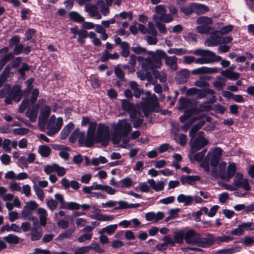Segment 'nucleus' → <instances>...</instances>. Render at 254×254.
Wrapping results in <instances>:
<instances>
[{
	"mask_svg": "<svg viewBox=\"0 0 254 254\" xmlns=\"http://www.w3.org/2000/svg\"><path fill=\"white\" fill-rule=\"evenodd\" d=\"M194 55L200 56V58L195 59L192 56H186L183 58L184 64H190L193 63L197 64H203L211 63L215 62H219L222 58L217 56L213 52L201 48H198L192 52Z\"/></svg>",
	"mask_w": 254,
	"mask_h": 254,
	"instance_id": "f257e3e1",
	"label": "nucleus"
},
{
	"mask_svg": "<svg viewBox=\"0 0 254 254\" xmlns=\"http://www.w3.org/2000/svg\"><path fill=\"white\" fill-rule=\"evenodd\" d=\"M161 50H157L155 52L148 51L147 54L150 57L145 59H142L141 66L142 68L145 70H151L153 71L156 68H160L162 66L161 59L162 57L160 56Z\"/></svg>",
	"mask_w": 254,
	"mask_h": 254,
	"instance_id": "f03ea898",
	"label": "nucleus"
},
{
	"mask_svg": "<svg viewBox=\"0 0 254 254\" xmlns=\"http://www.w3.org/2000/svg\"><path fill=\"white\" fill-rule=\"evenodd\" d=\"M123 109L129 114L131 121L134 127H138L143 122V116L140 111H137L134 104L127 100L122 101Z\"/></svg>",
	"mask_w": 254,
	"mask_h": 254,
	"instance_id": "7ed1b4c3",
	"label": "nucleus"
},
{
	"mask_svg": "<svg viewBox=\"0 0 254 254\" xmlns=\"http://www.w3.org/2000/svg\"><path fill=\"white\" fill-rule=\"evenodd\" d=\"M223 150L220 147H217L211 150L206 155L203 161L201 163L200 166L207 173H209L210 168L209 163L211 166L216 167L220 160Z\"/></svg>",
	"mask_w": 254,
	"mask_h": 254,
	"instance_id": "20e7f679",
	"label": "nucleus"
},
{
	"mask_svg": "<svg viewBox=\"0 0 254 254\" xmlns=\"http://www.w3.org/2000/svg\"><path fill=\"white\" fill-rule=\"evenodd\" d=\"M97 123L90 124L86 136L84 131L79 130L78 142L80 145L90 147L93 145L94 135L95 133Z\"/></svg>",
	"mask_w": 254,
	"mask_h": 254,
	"instance_id": "39448f33",
	"label": "nucleus"
},
{
	"mask_svg": "<svg viewBox=\"0 0 254 254\" xmlns=\"http://www.w3.org/2000/svg\"><path fill=\"white\" fill-rule=\"evenodd\" d=\"M155 14L152 16L154 21H162L164 23H169L173 21V16L171 13H167L165 5L160 4L154 8Z\"/></svg>",
	"mask_w": 254,
	"mask_h": 254,
	"instance_id": "423d86ee",
	"label": "nucleus"
},
{
	"mask_svg": "<svg viewBox=\"0 0 254 254\" xmlns=\"http://www.w3.org/2000/svg\"><path fill=\"white\" fill-rule=\"evenodd\" d=\"M63 124L62 118L56 119L55 115H52L46 123V127L48 131L46 134L49 136H52L57 133L61 129Z\"/></svg>",
	"mask_w": 254,
	"mask_h": 254,
	"instance_id": "0eeeda50",
	"label": "nucleus"
},
{
	"mask_svg": "<svg viewBox=\"0 0 254 254\" xmlns=\"http://www.w3.org/2000/svg\"><path fill=\"white\" fill-rule=\"evenodd\" d=\"M109 137V128L103 124H99L96 133L94 135V143L104 142Z\"/></svg>",
	"mask_w": 254,
	"mask_h": 254,
	"instance_id": "6e6552de",
	"label": "nucleus"
},
{
	"mask_svg": "<svg viewBox=\"0 0 254 254\" xmlns=\"http://www.w3.org/2000/svg\"><path fill=\"white\" fill-rule=\"evenodd\" d=\"M203 132L200 131L198 136L193 141L190 140V144L192 152H195L208 144L207 140L202 136Z\"/></svg>",
	"mask_w": 254,
	"mask_h": 254,
	"instance_id": "1a4fd4ad",
	"label": "nucleus"
},
{
	"mask_svg": "<svg viewBox=\"0 0 254 254\" xmlns=\"http://www.w3.org/2000/svg\"><path fill=\"white\" fill-rule=\"evenodd\" d=\"M226 162L222 161L220 163L218 167L212 168L210 172L211 175L215 179L220 178L226 180Z\"/></svg>",
	"mask_w": 254,
	"mask_h": 254,
	"instance_id": "9d476101",
	"label": "nucleus"
},
{
	"mask_svg": "<svg viewBox=\"0 0 254 254\" xmlns=\"http://www.w3.org/2000/svg\"><path fill=\"white\" fill-rule=\"evenodd\" d=\"M160 56L162 57V59H165V64L168 68L171 70L175 71H176L178 68L177 64L178 58L175 56H169L166 52L162 50V52H161Z\"/></svg>",
	"mask_w": 254,
	"mask_h": 254,
	"instance_id": "9b49d317",
	"label": "nucleus"
},
{
	"mask_svg": "<svg viewBox=\"0 0 254 254\" xmlns=\"http://www.w3.org/2000/svg\"><path fill=\"white\" fill-rule=\"evenodd\" d=\"M131 129V125L126 119L120 120L117 125L114 134H128Z\"/></svg>",
	"mask_w": 254,
	"mask_h": 254,
	"instance_id": "f8f14e48",
	"label": "nucleus"
},
{
	"mask_svg": "<svg viewBox=\"0 0 254 254\" xmlns=\"http://www.w3.org/2000/svg\"><path fill=\"white\" fill-rule=\"evenodd\" d=\"M234 186L238 188H243L246 190H250L251 187L247 179L244 178L243 175L237 173L234 179Z\"/></svg>",
	"mask_w": 254,
	"mask_h": 254,
	"instance_id": "ddd939ff",
	"label": "nucleus"
},
{
	"mask_svg": "<svg viewBox=\"0 0 254 254\" xmlns=\"http://www.w3.org/2000/svg\"><path fill=\"white\" fill-rule=\"evenodd\" d=\"M221 36L222 34L219 31H215L211 33L210 37L205 40L204 45L207 47H212L221 44Z\"/></svg>",
	"mask_w": 254,
	"mask_h": 254,
	"instance_id": "4468645a",
	"label": "nucleus"
},
{
	"mask_svg": "<svg viewBox=\"0 0 254 254\" xmlns=\"http://www.w3.org/2000/svg\"><path fill=\"white\" fill-rule=\"evenodd\" d=\"M51 112V108L48 105H45L41 110L38 118V125L41 129H44L46 126L47 118Z\"/></svg>",
	"mask_w": 254,
	"mask_h": 254,
	"instance_id": "2eb2a0df",
	"label": "nucleus"
},
{
	"mask_svg": "<svg viewBox=\"0 0 254 254\" xmlns=\"http://www.w3.org/2000/svg\"><path fill=\"white\" fill-rule=\"evenodd\" d=\"M214 243V235L211 234H207L206 237H201L199 234L196 244L200 247H209Z\"/></svg>",
	"mask_w": 254,
	"mask_h": 254,
	"instance_id": "dca6fc26",
	"label": "nucleus"
},
{
	"mask_svg": "<svg viewBox=\"0 0 254 254\" xmlns=\"http://www.w3.org/2000/svg\"><path fill=\"white\" fill-rule=\"evenodd\" d=\"M11 87L9 84H6L0 90V98L5 97L4 102L6 104H12V98L11 97Z\"/></svg>",
	"mask_w": 254,
	"mask_h": 254,
	"instance_id": "f3484780",
	"label": "nucleus"
},
{
	"mask_svg": "<svg viewBox=\"0 0 254 254\" xmlns=\"http://www.w3.org/2000/svg\"><path fill=\"white\" fill-rule=\"evenodd\" d=\"M190 76V71L184 68L178 71L175 76L176 81L179 84L186 83Z\"/></svg>",
	"mask_w": 254,
	"mask_h": 254,
	"instance_id": "a211bd4d",
	"label": "nucleus"
},
{
	"mask_svg": "<svg viewBox=\"0 0 254 254\" xmlns=\"http://www.w3.org/2000/svg\"><path fill=\"white\" fill-rule=\"evenodd\" d=\"M85 11L89 13L91 17L97 19L101 18V15L98 11V7L95 4L87 3L85 6Z\"/></svg>",
	"mask_w": 254,
	"mask_h": 254,
	"instance_id": "6ab92c4d",
	"label": "nucleus"
},
{
	"mask_svg": "<svg viewBox=\"0 0 254 254\" xmlns=\"http://www.w3.org/2000/svg\"><path fill=\"white\" fill-rule=\"evenodd\" d=\"M198 235L199 234L196 233L193 230L187 231L185 233V240L188 244H196Z\"/></svg>",
	"mask_w": 254,
	"mask_h": 254,
	"instance_id": "aec40b11",
	"label": "nucleus"
},
{
	"mask_svg": "<svg viewBox=\"0 0 254 254\" xmlns=\"http://www.w3.org/2000/svg\"><path fill=\"white\" fill-rule=\"evenodd\" d=\"M10 94L12 101L13 100L16 102H19L23 94V91L21 90V86L18 84L14 86L11 89Z\"/></svg>",
	"mask_w": 254,
	"mask_h": 254,
	"instance_id": "412c9836",
	"label": "nucleus"
},
{
	"mask_svg": "<svg viewBox=\"0 0 254 254\" xmlns=\"http://www.w3.org/2000/svg\"><path fill=\"white\" fill-rule=\"evenodd\" d=\"M164 216V213L163 212H158L157 213L150 212L146 213L145 219L147 221H151L153 223H156L162 219Z\"/></svg>",
	"mask_w": 254,
	"mask_h": 254,
	"instance_id": "4be33fe9",
	"label": "nucleus"
},
{
	"mask_svg": "<svg viewBox=\"0 0 254 254\" xmlns=\"http://www.w3.org/2000/svg\"><path fill=\"white\" fill-rule=\"evenodd\" d=\"M251 226V223H243L239 225L236 229L232 230L230 234L232 235L241 236L244 234L245 230L250 229Z\"/></svg>",
	"mask_w": 254,
	"mask_h": 254,
	"instance_id": "5701e85b",
	"label": "nucleus"
},
{
	"mask_svg": "<svg viewBox=\"0 0 254 254\" xmlns=\"http://www.w3.org/2000/svg\"><path fill=\"white\" fill-rule=\"evenodd\" d=\"M37 213L39 216L40 225L45 226L47 221V211L44 208L39 207L37 209Z\"/></svg>",
	"mask_w": 254,
	"mask_h": 254,
	"instance_id": "b1692460",
	"label": "nucleus"
},
{
	"mask_svg": "<svg viewBox=\"0 0 254 254\" xmlns=\"http://www.w3.org/2000/svg\"><path fill=\"white\" fill-rule=\"evenodd\" d=\"M127 135L124 134H113L112 140L114 144H118L122 142L124 144H126L130 140V138Z\"/></svg>",
	"mask_w": 254,
	"mask_h": 254,
	"instance_id": "393cba45",
	"label": "nucleus"
},
{
	"mask_svg": "<svg viewBox=\"0 0 254 254\" xmlns=\"http://www.w3.org/2000/svg\"><path fill=\"white\" fill-rule=\"evenodd\" d=\"M200 180V178L198 176H183L180 179L181 182L183 185L189 184L190 185H194Z\"/></svg>",
	"mask_w": 254,
	"mask_h": 254,
	"instance_id": "a878e982",
	"label": "nucleus"
},
{
	"mask_svg": "<svg viewBox=\"0 0 254 254\" xmlns=\"http://www.w3.org/2000/svg\"><path fill=\"white\" fill-rule=\"evenodd\" d=\"M38 110L39 105L36 104L32 108L28 109L26 111V115L32 122H34L36 121Z\"/></svg>",
	"mask_w": 254,
	"mask_h": 254,
	"instance_id": "bb28decb",
	"label": "nucleus"
},
{
	"mask_svg": "<svg viewBox=\"0 0 254 254\" xmlns=\"http://www.w3.org/2000/svg\"><path fill=\"white\" fill-rule=\"evenodd\" d=\"M147 183L150 188L156 191H161L164 189L165 185L164 181H161L156 183L153 179H149Z\"/></svg>",
	"mask_w": 254,
	"mask_h": 254,
	"instance_id": "cd10ccee",
	"label": "nucleus"
},
{
	"mask_svg": "<svg viewBox=\"0 0 254 254\" xmlns=\"http://www.w3.org/2000/svg\"><path fill=\"white\" fill-rule=\"evenodd\" d=\"M194 200V197L191 195H186L184 194H179L177 197V200L179 203H183L184 205H190Z\"/></svg>",
	"mask_w": 254,
	"mask_h": 254,
	"instance_id": "c85d7f7f",
	"label": "nucleus"
},
{
	"mask_svg": "<svg viewBox=\"0 0 254 254\" xmlns=\"http://www.w3.org/2000/svg\"><path fill=\"white\" fill-rule=\"evenodd\" d=\"M140 205L139 203L128 204L127 201L120 200L118 201V207L115 208V210H119L122 209H127L131 208H137Z\"/></svg>",
	"mask_w": 254,
	"mask_h": 254,
	"instance_id": "c756f323",
	"label": "nucleus"
},
{
	"mask_svg": "<svg viewBox=\"0 0 254 254\" xmlns=\"http://www.w3.org/2000/svg\"><path fill=\"white\" fill-rule=\"evenodd\" d=\"M214 242L218 245H221L224 243H228L234 240V237L230 236H225L222 235L218 237L214 236Z\"/></svg>",
	"mask_w": 254,
	"mask_h": 254,
	"instance_id": "7c9ffc66",
	"label": "nucleus"
},
{
	"mask_svg": "<svg viewBox=\"0 0 254 254\" xmlns=\"http://www.w3.org/2000/svg\"><path fill=\"white\" fill-rule=\"evenodd\" d=\"M208 10V7L204 4L193 3V11L195 13L203 14Z\"/></svg>",
	"mask_w": 254,
	"mask_h": 254,
	"instance_id": "2f4dec72",
	"label": "nucleus"
},
{
	"mask_svg": "<svg viewBox=\"0 0 254 254\" xmlns=\"http://www.w3.org/2000/svg\"><path fill=\"white\" fill-rule=\"evenodd\" d=\"M236 171V166L234 163H230L227 167L226 181H229Z\"/></svg>",
	"mask_w": 254,
	"mask_h": 254,
	"instance_id": "473e14b6",
	"label": "nucleus"
},
{
	"mask_svg": "<svg viewBox=\"0 0 254 254\" xmlns=\"http://www.w3.org/2000/svg\"><path fill=\"white\" fill-rule=\"evenodd\" d=\"M129 86L133 91L134 96L136 98H139L142 92V90L140 88L139 85L135 81H130Z\"/></svg>",
	"mask_w": 254,
	"mask_h": 254,
	"instance_id": "72a5a7b5",
	"label": "nucleus"
},
{
	"mask_svg": "<svg viewBox=\"0 0 254 254\" xmlns=\"http://www.w3.org/2000/svg\"><path fill=\"white\" fill-rule=\"evenodd\" d=\"M74 232V228L67 229L59 235L58 236V239L59 240H63L65 239H70L73 236Z\"/></svg>",
	"mask_w": 254,
	"mask_h": 254,
	"instance_id": "f704fd0d",
	"label": "nucleus"
},
{
	"mask_svg": "<svg viewBox=\"0 0 254 254\" xmlns=\"http://www.w3.org/2000/svg\"><path fill=\"white\" fill-rule=\"evenodd\" d=\"M221 74L229 78L232 80H236L239 78L240 74L238 72H233L230 70H225L221 72Z\"/></svg>",
	"mask_w": 254,
	"mask_h": 254,
	"instance_id": "c9c22d12",
	"label": "nucleus"
},
{
	"mask_svg": "<svg viewBox=\"0 0 254 254\" xmlns=\"http://www.w3.org/2000/svg\"><path fill=\"white\" fill-rule=\"evenodd\" d=\"M10 67L9 66H6L2 73L0 75V87L6 81L7 77L10 76L12 73L10 72Z\"/></svg>",
	"mask_w": 254,
	"mask_h": 254,
	"instance_id": "e433bc0d",
	"label": "nucleus"
},
{
	"mask_svg": "<svg viewBox=\"0 0 254 254\" xmlns=\"http://www.w3.org/2000/svg\"><path fill=\"white\" fill-rule=\"evenodd\" d=\"M74 125L72 123H69L62 130L61 133V138L64 139L67 138L71 130L73 128Z\"/></svg>",
	"mask_w": 254,
	"mask_h": 254,
	"instance_id": "4c0bfd02",
	"label": "nucleus"
},
{
	"mask_svg": "<svg viewBox=\"0 0 254 254\" xmlns=\"http://www.w3.org/2000/svg\"><path fill=\"white\" fill-rule=\"evenodd\" d=\"M153 74L155 77L158 79L161 82H165L167 80V74L164 70L161 71H154Z\"/></svg>",
	"mask_w": 254,
	"mask_h": 254,
	"instance_id": "58836bf2",
	"label": "nucleus"
},
{
	"mask_svg": "<svg viewBox=\"0 0 254 254\" xmlns=\"http://www.w3.org/2000/svg\"><path fill=\"white\" fill-rule=\"evenodd\" d=\"M180 212V208H172L169 210L168 214L169 215L165 219L166 222L175 219L179 216V213Z\"/></svg>",
	"mask_w": 254,
	"mask_h": 254,
	"instance_id": "ea45409f",
	"label": "nucleus"
},
{
	"mask_svg": "<svg viewBox=\"0 0 254 254\" xmlns=\"http://www.w3.org/2000/svg\"><path fill=\"white\" fill-rule=\"evenodd\" d=\"M180 11L186 15H190L194 12L193 3L182 6L180 8Z\"/></svg>",
	"mask_w": 254,
	"mask_h": 254,
	"instance_id": "a19ab883",
	"label": "nucleus"
},
{
	"mask_svg": "<svg viewBox=\"0 0 254 254\" xmlns=\"http://www.w3.org/2000/svg\"><path fill=\"white\" fill-rule=\"evenodd\" d=\"M131 50L134 53L138 55L147 54L148 52L147 51L146 48L141 47L137 43L133 44Z\"/></svg>",
	"mask_w": 254,
	"mask_h": 254,
	"instance_id": "79ce46f5",
	"label": "nucleus"
},
{
	"mask_svg": "<svg viewBox=\"0 0 254 254\" xmlns=\"http://www.w3.org/2000/svg\"><path fill=\"white\" fill-rule=\"evenodd\" d=\"M51 150L47 145H41L38 148V152L43 157H48L51 153Z\"/></svg>",
	"mask_w": 254,
	"mask_h": 254,
	"instance_id": "37998d69",
	"label": "nucleus"
},
{
	"mask_svg": "<svg viewBox=\"0 0 254 254\" xmlns=\"http://www.w3.org/2000/svg\"><path fill=\"white\" fill-rule=\"evenodd\" d=\"M205 122L204 121H201L198 123L194 125L190 131V136L191 137H194L196 132L200 129L204 125Z\"/></svg>",
	"mask_w": 254,
	"mask_h": 254,
	"instance_id": "c03bdc74",
	"label": "nucleus"
},
{
	"mask_svg": "<svg viewBox=\"0 0 254 254\" xmlns=\"http://www.w3.org/2000/svg\"><path fill=\"white\" fill-rule=\"evenodd\" d=\"M226 80L225 79L219 76L216 78V80L214 82L213 85L218 90L222 89L223 87L225 85Z\"/></svg>",
	"mask_w": 254,
	"mask_h": 254,
	"instance_id": "a18cd8bd",
	"label": "nucleus"
},
{
	"mask_svg": "<svg viewBox=\"0 0 254 254\" xmlns=\"http://www.w3.org/2000/svg\"><path fill=\"white\" fill-rule=\"evenodd\" d=\"M21 217L24 219L31 220L33 219L32 213L29 209L23 207L21 213Z\"/></svg>",
	"mask_w": 254,
	"mask_h": 254,
	"instance_id": "49530a36",
	"label": "nucleus"
},
{
	"mask_svg": "<svg viewBox=\"0 0 254 254\" xmlns=\"http://www.w3.org/2000/svg\"><path fill=\"white\" fill-rule=\"evenodd\" d=\"M69 16L72 20L77 22L81 23L84 21V17L76 12L72 11L70 12Z\"/></svg>",
	"mask_w": 254,
	"mask_h": 254,
	"instance_id": "de8ad7c7",
	"label": "nucleus"
},
{
	"mask_svg": "<svg viewBox=\"0 0 254 254\" xmlns=\"http://www.w3.org/2000/svg\"><path fill=\"white\" fill-rule=\"evenodd\" d=\"M196 22L198 24L208 25L212 22V19L206 16H200L196 20Z\"/></svg>",
	"mask_w": 254,
	"mask_h": 254,
	"instance_id": "09e8293b",
	"label": "nucleus"
},
{
	"mask_svg": "<svg viewBox=\"0 0 254 254\" xmlns=\"http://www.w3.org/2000/svg\"><path fill=\"white\" fill-rule=\"evenodd\" d=\"M63 207L64 209L78 210L80 208V205L75 202H66Z\"/></svg>",
	"mask_w": 254,
	"mask_h": 254,
	"instance_id": "8fccbe9b",
	"label": "nucleus"
},
{
	"mask_svg": "<svg viewBox=\"0 0 254 254\" xmlns=\"http://www.w3.org/2000/svg\"><path fill=\"white\" fill-rule=\"evenodd\" d=\"M33 189L38 198L41 201H43L45 198V195L43 190L35 184L33 185Z\"/></svg>",
	"mask_w": 254,
	"mask_h": 254,
	"instance_id": "3c124183",
	"label": "nucleus"
},
{
	"mask_svg": "<svg viewBox=\"0 0 254 254\" xmlns=\"http://www.w3.org/2000/svg\"><path fill=\"white\" fill-rule=\"evenodd\" d=\"M238 251L236 247H232L229 249H224L219 250L217 251V254H233L235 253Z\"/></svg>",
	"mask_w": 254,
	"mask_h": 254,
	"instance_id": "603ef678",
	"label": "nucleus"
},
{
	"mask_svg": "<svg viewBox=\"0 0 254 254\" xmlns=\"http://www.w3.org/2000/svg\"><path fill=\"white\" fill-rule=\"evenodd\" d=\"M117 224L111 225L103 228L101 230L104 233H106L109 235H111L115 232L117 228Z\"/></svg>",
	"mask_w": 254,
	"mask_h": 254,
	"instance_id": "864d4df0",
	"label": "nucleus"
},
{
	"mask_svg": "<svg viewBox=\"0 0 254 254\" xmlns=\"http://www.w3.org/2000/svg\"><path fill=\"white\" fill-rule=\"evenodd\" d=\"M78 35L77 41L80 44H83L85 42L84 39L88 37V32L85 30H81L78 32Z\"/></svg>",
	"mask_w": 254,
	"mask_h": 254,
	"instance_id": "5fc2aeb1",
	"label": "nucleus"
},
{
	"mask_svg": "<svg viewBox=\"0 0 254 254\" xmlns=\"http://www.w3.org/2000/svg\"><path fill=\"white\" fill-rule=\"evenodd\" d=\"M4 240L9 244H17L19 242V238L15 235L10 234L4 237Z\"/></svg>",
	"mask_w": 254,
	"mask_h": 254,
	"instance_id": "6e6d98bb",
	"label": "nucleus"
},
{
	"mask_svg": "<svg viewBox=\"0 0 254 254\" xmlns=\"http://www.w3.org/2000/svg\"><path fill=\"white\" fill-rule=\"evenodd\" d=\"M147 34H151L154 37H156L157 35V31L155 29L154 24L151 22H149L148 23Z\"/></svg>",
	"mask_w": 254,
	"mask_h": 254,
	"instance_id": "4d7b16f0",
	"label": "nucleus"
},
{
	"mask_svg": "<svg viewBox=\"0 0 254 254\" xmlns=\"http://www.w3.org/2000/svg\"><path fill=\"white\" fill-rule=\"evenodd\" d=\"M119 17H120L123 19H125L127 18H128L130 20H131L132 19V13L131 11H123L119 14H116L115 15V17L118 18Z\"/></svg>",
	"mask_w": 254,
	"mask_h": 254,
	"instance_id": "13d9d810",
	"label": "nucleus"
},
{
	"mask_svg": "<svg viewBox=\"0 0 254 254\" xmlns=\"http://www.w3.org/2000/svg\"><path fill=\"white\" fill-rule=\"evenodd\" d=\"M159 31L162 34H166L167 32L165 25L162 23V21H154Z\"/></svg>",
	"mask_w": 254,
	"mask_h": 254,
	"instance_id": "bf43d9fd",
	"label": "nucleus"
},
{
	"mask_svg": "<svg viewBox=\"0 0 254 254\" xmlns=\"http://www.w3.org/2000/svg\"><path fill=\"white\" fill-rule=\"evenodd\" d=\"M107 162V159L103 156H100L99 158H95L92 159L91 164L94 166H97L100 163L104 164Z\"/></svg>",
	"mask_w": 254,
	"mask_h": 254,
	"instance_id": "052dcab7",
	"label": "nucleus"
},
{
	"mask_svg": "<svg viewBox=\"0 0 254 254\" xmlns=\"http://www.w3.org/2000/svg\"><path fill=\"white\" fill-rule=\"evenodd\" d=\"M96 219L99 221H111L114 219L113 215H107L102 214H99L97 215Z\"/></svg>",
	"mask_w": 254,
	"mask_h": 254,
	"instance_id": "680f3d73",
	"label": "nucleus"
},
{
	"mask_svg": "<svg viewBox=\"0 0 254 254\" xmlns=\"http://www.w3.org/2000/svg\"><path fill=\"white\" fill-rule=\"evenodd\" d=\"M11 144V140L9 139H4L2 143V148L4 151L7 152H10L11 149L9 146Z\"/></svg>",
	"mask_w": 254,
	"mask_h": 254,
	"instance_id": "e2e57ef3",
	"label": "nucleus"
},
{
	"mask_svg": "<svg viewBox=\"0 0 254 254\" xmlns=\"http://www.w3.org/2000/svg\"><path fill=\"white\" fill-rule=\"evenodd\" d=\"M42 235V232L33 230L31 232V239L32 241L38 240L41 238Z\"/></svg>",
	"mask_w": 254,
	"mask_h": 254,
	"instance_id": "0e129e2a",
	"label": "nucleus"
},
{
	"mask_svg": "<svg viewBox=\"0 0 254 254\" xmlns=\"http://www.w3.org/2000/svg\"><path fill=\"white\" fill-rule=\"evenodd\" d=\"M197 31L201 34H206L209 32L210 27L206 25H201L196 27Z\"/></svg>",
	"mask_w": 254,
	"mask_h": 254,
	"instance_id": "69168bd1",
	"label": "nucleus"
},
{
	"mask_svg": "<svg viewBox=\"0 0 254 254\" xmlns=\"http://www.w3.org/2000/svg\"><path fill=\"white\" fill-rule=\"evenodd\" d=\"M47 205L51 211H53L57 208L58 202L55 200L51 199L47 201Z\"/></svg>",
	"mask_w": 254,
	"mask_h": 254,
	"instance_id": "338daca9",
	"label": "nucleus"
},
{
	"mask_svg": "<svg viewBox=\"0 0 254 254\" xmlns=\"http://www.w3.org/2000/svg\"><path fill=\"white\" fill-rule=\"evenodd\" d=\"M90 248L89 246L82 247L76 249L74 254H85L89 252Z\"/></svg>",
	"mask_w": 254,
	"mask_h": 254,
	"instance_id": "774afa93",
	"label": "nucleus"
}]
</instances>
